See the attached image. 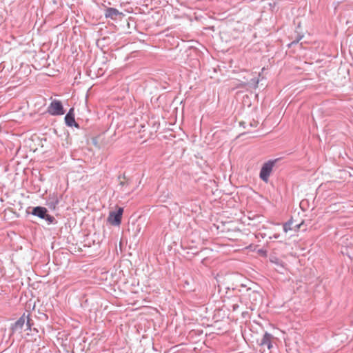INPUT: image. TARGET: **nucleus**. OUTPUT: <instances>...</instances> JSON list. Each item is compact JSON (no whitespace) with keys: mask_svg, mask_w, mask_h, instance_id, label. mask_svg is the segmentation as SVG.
<instances>
[{"mask_svg":"<svg viewBox=\"0 0 353 353\" xmlns=\"http://www.w3.org/2000/svg\"><path fill=\"white\" fill-rule=\"evenodd\" d=\"M279 235H274V238H278Z\"/></svg>","mask_w":353,"mask_h":353,"instance_id":"obj_17","label":"nucleus"},{"mask_svg":"<svg viewBox=\"0 0 353 353\" xmlns=\"http://www.w3.org/2000/svg\"><path fill=\"white\" fill-rule=\"evenodd\" d=\"M59 203L58 196L55 194L50 196L47 200V205L50 209L54 210Z\"/></svg>","mask_w":353,"mask_h":353,"instance_id":"obj_9","label":"nucleus"},{"mask_svg":"<svg viewBox=\"0 0 353 353\" xmlns=\"http://www.w3.org/2000/svg\"><path fill=\"white\" fill-rule=\"evenodd\" d=\"M120 185H124V182H121Z\"/></svg>","mask_w":353,"mask_h":353,"instance_id":"obj_16","label":"nucleus"},{"mask_svg":"<svg viewBox=\"0 0 353 353\" xmlns=\"http://www.w3.org/2000/svg\"><path fill=\"white\" fill-rule=\"evenodd\" d=\"M105 17L106 18H110L113 20L117 19L118 17L123 16V13L119 12L114 8H108L105 10Z\"/></svg>","mask_w":353,"mask_h":353,"instance_id":"obj_7","label":"nucleus"},{"mask_svg":"<svg viewBox=\"0 0 353 353\" xmlns=\"http://www.w3.org/2000/svg\"><path fill=\"white\" fill-rule=\"evenodd\" d=\"M238 307H239L238 305H233V309L236 310V308H237Z\"/></svg>","mask_w":353,"mask_h":353,"instance_id":"obj_14","label":"nucleus"},{"mask_svg":"<svg viewBox=\"0 0 353 353\" xmlns=\"http://www.w3.org/2000/svg\"><path fill=\"white\" fill-rule=\"evenodd\" d=\"M26 315L23 314L12 325V332H21L23 327L26 323Z\"/></svg>","mask_w":353,"mask_h":353,"instance_id":"obj_8","label":"nucleus"},{"mask_svg":"<svg viewBox=\"0 0 353 353\" xmlns=\"http://www.w3.org/2000/svg\"><path fill=\"white\" fill-rule=\"evenodd\" d=\"M257 125H258V121H254V120H252V121H250V122L249 123V125H250V127H252V128H255V127H256V126H257Z\"/></svg>","mask_w":353,"mask_h":353,"instance_id":"obj_12","label":"nucleus"},{"mask_svg":"<svg viewBox=\"0 0 353 353\" xmlns=\"http://www.w3.org/2000/svg\"><path fill=\"white\" fill-rule=\"evenodd\" d=\"M26 317L27 330H31V327L33 325L32 320L30 319L29 315H28L27 316H26Z\"/></svg>","mask_w":353,"mask_h":353,"instance_id":"obj_11","label":"nucleus"},{"mask_svg":"<svg viewBox=\"0 0 353 353\" xmlns=\"http://www.w3.org/2000/svg\"><path fill=\"white\" fill-rule=\"evenodd\" d=\"M276 160H270L265 162L261 167L259 176L260 179L267 183L269 180V177L272 171L273 167L276 163Z\"/></svg>","mask_w":353,"mask_h":353,"instance_id":"obj_2","label":"nucleus"},{"mask_svg":"<svg viewBox=\"0 0 353 353\" xmlns=\"http://www.w3.org/2000/svg\"><path fill=\"white\" fill-rule=\"evenodd\" d=\"M274 339L272 334L265 332L259 344L261 346H266L268 350H271L273 347L272 342Z\"/></svg>","mask_w":353,"mask_h":353,"instance_id":"obj_5","label":"nucleus"},{"mask_svg":"<svg viewBox=\"0 0 353 353\" xmlns=\"http://www.w3.org/2000/svg\"><path fill=\"white\" fill-rule=\"evenodd\" d=\"M246 123L244 121L240 122V125L243 126L244 128H245Z\"/></svg>","mask_w":353,"mask_h":353,"instance_id":"obj_13","label":"nucleus"},{"mask_svg":"<svg viewBox=\"0 0 353 353\" xmlns=\"http://www.w3.org/2000/svg\"><path fill=\"white\" fill-rule=\"evenodd\" d=\"M297 42H298V40L297 41H294L292 42L290 45H292V44H294L295 43H297Z\"/></svg>","mask_w":353,"mask_h":353,"instance_id":"obj_15","label":"nucleus"},{"mask_svg":"<svg viewBox=\"0 0 353 353\" xmlns=\"http://www.w3.org/2000/svg\"><path fill=\"white\" fill-rule=\"evenodd\" d=\"M292 221H289L285 223L283 225L284 232H288V231L292 230Z\"/></svg>","mask_w":353,"mask_h":353,"instance_id":"obj_10","label":"nucleus"},{"mask_svg":"<svg viewBox=\"0 0 353 353\" xmlns=\"http://www.w3.org/2000/svg\"><path fill=\"white\" fill-rule=\"evenodd\" d=\"M48 112L51 115H63L65 114L62 103L59 100H54L50 103Z\"/></svg>","mask_w":353,"mask_h":353,"instance_id":"obj_4","label":"nucleus"},{"mask_svg":"<svg viewBox=\"0 0 353 353\" xmlns=\"http://www.w3.org/2000/svg\"><path fill=\"white\" fill-rule=\"evenodd\" d=\"M123 208H119L117 211H110L108 217V222L112 225H119L121 223Z\"/></svg>","mask_w":353,"mask_h":353,"instance_id":"obj_3","label":"nucleus"},{"mask_svg":"<svg viewBox=\"0 0 353 353\" xmlns=\"http://www.w3.org/2000/svg\"><path fill=\"white\" fill-rule=\"evenodd\" d=\"M65 122L68 126L79 128V124L75 121L74 108H70L65 116Z\"/></svg>","mask_w":353,"mask_h":353,"instance_id":"obj_6","label":"nucleus"},{"mask_svg":"<svg viewBox=\"0 0 353 353\" xmlns=\"http://www.w3.org/2000/svg\"><path fill=\"white\" fill-rule=\"evenodd\" d=\"M31 214L41 219L46 220L48 224L56 223L55 218L53 216L50 215L48 213V210L44 207L37 206L33 208Z\"/></svg>","mask_w":353,"mask_h":353,"instance_id":"obj_1","label":"nucleus"}]
</instances>
